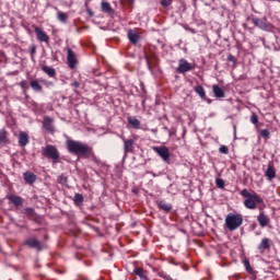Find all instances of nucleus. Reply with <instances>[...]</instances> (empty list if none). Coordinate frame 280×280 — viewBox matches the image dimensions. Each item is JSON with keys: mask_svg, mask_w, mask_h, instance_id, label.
Returning <instances> with one entry per match:
<instances>
[{"mask_svg": "<svg viewBox=\"0 0 280 280\" xmlns=\"http://www.w3.org/2000/svg\"><path fill=\"white\" fill-rule=\"evenodd\" d=\"M127 121L128 124H130L131 128H133L135 130H139V128H141V121L136 117L129 116L127 118Z\"/></svg>", "mask_w": 280, "mask_h": 280, "instance_id": "nucleus-23", "label": "nucleus"}, {"mask_svg": "<svg viewBox=\"0 0 280 280\" xmlns=\"http://www.w3.org/2000/svg\"><path fill=\"white\" fill-rule=\"evenodd\" d=\"M23 176L27 185H34L36 183V174L32 172H25Z\"/></svg>", "mask_w": 280, "mask_h": 280, "instance_id": "nucleus-22", "label": "nucleus"}, {"mask_svg": "<svg viewBox=\"0 0 280 280\" xmlns=\"http://www.w3.org/2000/svg\"><path fill=\"white\" fill-rule=\"evenodd\" d=\"M43 128L44 130H46V132L54 135V132H56V127L54 126V118L45 116L43 120Z\"/></svg>", "mask_w": 280, "mask_h": 280, "instance_id": "nucleus-10", "label": "nucleus"}, {"mask_svg": "<svg viewBox=\"0 0 280 280\" xmlns=\"http://www.w3.org/2000/svg\"><path fill=\"white\" fill-rule=\"evenodd\" d=\"M260 137H262V139H269L270 138V131L268 129L260 130Z\"/></svg>", "mask_w": 280, "mask_h": 280, "instance_id": "nucleus-33", "label": "nucleus"}, {"mask_svg": "<svg viewBox=\"0 0 280 280\" xmlns=\"http://www.w3.org/2000/svg\"><path fill=\"white\" fill-rule=\"evenodd\" d=\"M212 93L214 97H218L219 100L222 97H226V93L218 84L212 85Z\"/></svg>", "mask_w": 280, "mask_h": 280, "instance_id": "nucleus-21", "label": "nucleus"}, {"mask_svg": "<svg viewBox=\"0 0 280 280\" xmlns=\"http://www.w3.org/2000/svg\"><path fill=\"white\" fill-rule=\"evenodd\" d=\"M243 264L245 266L246 272H248V275H253L254 270L253 267L250 266V261L248 259H244Z\"/></svg>", "mask_w": 280, "mask_h": 280, "instance_id": "nucleus-32", "label": "nucleus"}, {"mask_svg": "<svg viewBox=\"0 0 280 280\" xmlns=\"http://www.w3.org/2000/svg\"><path fill=\"white\" fill-rule=\"evenodd\" d=\"M152 150L155 151L162 158V161H164V163H170V148L162 145L153 147Z\"/></svg>", "mask_w": 280, "mask_h": 280, "instance_id": "nucleus-7", "label": "nucleus"}, {"mask_svg": "<svg viewBox=\"0 0 280 280\" xmlns=\"http://www.w3.org/2000/svg\"><path fill=\"white\" fill-rule=\"evenodd\" d=\"M250 121H252L254 125L259 124V117L257 116V114H252V116H250Z\"/></svg>", "mask_w": 280, "mask_h": 280, "instance_id": "nucleus-37", "label": "nucleus"}, {"mask_svg": "<svg viewBox=\"0 0 280 280\" xmlns=\"http://www.w3.org/2000/svg\"><path fill=\"white\" fill-rule=\"evenodd\" d=\"M156 207L160 211H164V213H172L174 206L172 203H167L165 200H158Z\"/></svg>", "mask_w": 280, "mask_h": 280, "instance_id": "nucleus-14", "label": "nucleus"}, {"mask_svg": "<svg viewBox=\"0 0 280 280\" xmlns=\"http://www.w3.org/2000/svg\"><path fill=\"white\" fill-rule=\"evenodd\" d=\"M270 248H272V240L268 237H264L257 247L260 255H264V253H266V250H270Z\"/></svg>", "mask_w": 280, "mask_h": 280, "instance_id": "nucleus-9", "label": "nucleus"}, {"mask_svg": "<svg viewBox=\"0 0 280 280\" xmlns=\"http://www.w3.org/2000/svg\"><path fill=\"white\" fill-rule=\"evenodd\" d=\"M162 8H170L172 5V0H161Z\"/></svg>", "mask_w": 280, "mask_h": 280, "instance_id": "nucleus-35", "label": "nucleus"}, {"mask_svg": "<svg viewBox=\"0 0 280 280\" xmlns=\"http://www.w3.org/2000/svg\"><path fill=\"white\" fill-rule=\"evenodd\" d=\"M67 62L69 69H73L78 66V58L75 57V52L71 48L67 49Z\"/></svg>", "mask_w": 280, "mask_h": 280, "instance_id": "nucleus-13", "label": "nucleus"}, {"mask_svg": "<svg viewBox=\"0 0 280 280\" xmlns=\"http://www.w3.org/2000/svg\"><path fill=\"white\" fill-rule=\"evenodd\" d=\"M42 155L45 159L52 161V163H58L60 161V151L54 144H47L42 149Z\"/></svg>", "mask_w": 280, "mask_h": 280, "instance_id": "nucleus-4", "label": "nucleus"}, {"mask_svg": "<svg viewBox=\"0 0 280 280\" xmlns=\"http://www.w3.org/2000/svg\"><path fill=\"white\" fill-rule=\"evenodd\" d=\"M240 195L245 198V200L243 201V205L246 209H257V205H261L258 207L260 213L261 211H264L265 209V205H264V199L258 196L257 192L252 191L249 192L248 189L244 188L241 190Z\"/></svg>", "mask_w": 280, "mask_h": 280, "instance_id": "nucleus-2", "label": "nucleus"}, {"mask_svg": "<svg viewBox=\"0 0 280 280\" xmlns=\"http://www.w3.org/2000/svg\"><path fill=\"white\" fill-rule=\"evenodd\" d=\"M242 224H244V217L241 213H229L225 217L224 229L228 231H237Z\"/></svg>", "mask_w": 280, "mask_h": 280, "instance_id": "nucleus-3", "label": "nucleus"}, {"mask_svg": "<svg viewBox=\"0 0 280 280\" xmlns=\"http://www.w3.org/2000/svg\"><path fill=\"white\" fill-rule=\"evenodd\" d=\"M244 28L246 30V24H244Z\"/></svg>", "mask_w": 280, "mask_h": 280, "instance_id": "nucleus-45", "label": "nucleus"}, {"mask_svg": "<svg viewBox=\"0 0 280 280\" xmlns=\"http://www.w3.org/2000/svg\"><path fill=\"white\" fill-rule=\"evenodd\" d=\"M66 147L68 152L70 154H74V156H78V159H91L95 156L93 147H90L81 141L68 139L66 141Z\"/></svg>", "mask_w": 280, "mask_h": 280, "instance_id": "nucleus-1", "label": "nucleus"}, {"mask_svg": "<svg viewBox=\"0 0 280 280\" xmlns=\"http://www.w3.org/2000/svg\"><path fill=\"white\" fill-rule=\"evenodd\" d=\"M7 200L9 205L14 206L16 209H21V207H23V202H25L23 197L18 195H7Z\"/></svg>", "mask_w": 280, "mask_h": 280, "instance_id": "nucleus-8", "label": "nucleus"}, {"mask_svg": "<svg viewBox=\"0 0 280 280\" xmlns=\"http://www.w3.org/2000/svg\"><path fill=\"white\" fill-rule=\"evenodd\" d=\"M101 9L103 12H105L106 14H115V10H113V7H110L109 2L103 1L101 3Z\"/></svg>", "mask_w": 280, "mask_h": 280, "instance_id": "nucleus-26", "label": "nucleus"}, {"mask_svg": "<svg viewBox=\"0 0 280 280\" xmlns=\"http://www.w3.org/2000/svg\"><path fill=\"white\" fill-rule=\"evenodd\" d=\"M265 176L268 178V180H273V178H277V171L275 170V164H268Z\"/></svg>", "mask_w": 280, "mask_h": 280, "instance_id": "nucleus-19", "label": "nucleus"}, {"mask_svg": "<svg viewBox=\"0 0 280 280\" xmlns=\"http://www.w3.org/2000/svg\"><path fill=\"white\" fill-rule=\"evenodd\" d=\"M74 89H80V82L75 81L71 84Z\"/></svg>", "mask_w": 280, "mask_h": 280, "instance_id": "nucleus-41", "label": "nucleus"}, {"mask_svg": "<svg viewBox=\"0 0 280 280\" xmlns=\"http://www.w3.org/2000/svg\"><path fill=\"white\" fill-rule=\"evenodd\" d=\"M31 89L35 91V93H43V85L38 82V80L33 79L30 81Z\"/></svg>", "mask_w": 280, "mask_h": 280, "instance_id": "nucleus-24", "label": "nucleus"}, {"mask_svg": "<svg viewBox=\"0 0 280 280\" xmlns=\"http://www.w3.org/2000/svg\"><path fill=\"white\" fill-rule=\"evenodd\" d=\"M196 69V66L192 63H189L187 59L182 58L178 60V67L176 68L177 73H182L185 75V73H189V71H194Z\"/></svg>", "mask_w": 280, "mask_h": 280, "instance_id": "nucleus-5", "label": "nucleus"}, {"mask_svg": "<svg viewBox=\"0 0 280 280\" xmlns=\"http://www.w3.org/2000/svg\"><path fill=\"white\" fill-rule=\"evenodd\" d=\"M73 201L77 207H80L82 202H84V196H82V194H75Z\"/></svg>", "mask_w": 280, "mask_h": 280, "instance_id": "nucleus-30", "label": "nucleus"}, {"mask_svg": "<svg viewBox=\"0 0 280 280\" xmlns=\"http://www.w3.org/2000/svg\"><path fill=\"white\" fill-rule=\"evenodd\" d=\"M57 19L58 21H60L61 23H67V19H69V15H67V13L62 12V11H58L57 12Z\"/></svg>", "mask_w": 280, "mask_h": 280, "instance_id": "nucleus-31", "label": "nucleus"}, {"mask_svg": "<svg viewBox=\"0 0 280 280\" xmlns=\"http://www.w3.org/2000/svg\"><path fill=\"white\" fill-rule=\"evenodd\" d=\"M42 71L46 73L49 78H56V69L49 66H42Z\"/></svg>", "mask_w": 280, "mask_h": 280, "instance_id": "nucleus-27", "label": "nucleus"}, {"mask_svg": "<svg viewBox=\"0 0 280 280\" xmlns=\"http://www.w3.org/2000/svg\"><path fill=\"white\" fill-rule=\"evenodd\" d=\"M90 16H93V12L91 10H88Z\"/></svg>", "mask_w": 280, "mask_h": 280, "instance_id": "nucleus-43", "label": "nucleus"}, {"mask_svg": "<svg viewBox=\"0 0 280 280\" xmlns=\"http://www.w3.org/2000/svg\"><path fill=\"white\" fill-rule=\"evenodd\" d=\"M28 51L31 54L32 60H34V56L36 55V46H30Z\"/></svg>", "mask_w": 280, "mask_h": 280, "instance_id": "nucleus-36", "label": "nucleus"}, {"mask_svg": "<svg viewBox=\"0 0 280 280\" xmlns=\"http://www.w3.org/2000/svg\"><path fill=\"white\" fill-rule=\"evenodd\" d=\"M252 22L255 27H259L260 30H268V24H266V20L259 18H252Z\"/></svg>", "mask_w": 280, "mask_h": 280, "instance_id": "nucleus-20", "label": "nucleus"}, {"mask_svg": "<svg viewBox=\"0 0 280 280\" xmlns=\"http://www.w3.org/2000/svg\"><path fill=\"white\" fill-rule=\"evenodd\" d=\"M19 86H21V89H23V91H27V81L26 80H22L20 83H19Z\"/></svg>", "mask_w": 280, "mask_h": 280, "instance_id": "nucleus-39", "label": "nucleus"}, {"mask_svg": "<svg viewBox=\"0 0 280 280\" xmlns=\"http://www.w3.org/2000/svg\"><path fill=\"white\" fill-rule=\"evenodd\" d=\"M257 222L261 229H266V226L270 223V217H268L265 211H261L257 217Z\"/></svg>", "mask_w": 280, "mask_h": 280, "instance_id": "nucleus-15", "label": "nucleus"}, {"mask_svg": "<svg viewBox=\"0 0 280 280\" xmlns=\"http://www.w3.org/2000/svg\"><path fill=\"white\" fill-rule=\"evenodd\" d=\"M215 186H217L219 189H224V179H222V178H217V179H215Z\"/></svg>", "mask_w": 280, "mask_h": 280, "instance_id": "nucleus-34", "label": "nucleus"}, {"mask_svg": "<svg viewBox=\"0 0 280 280\" xmlns=\"http://www.w3.org/2000/svg\"><path fill=\"white\" fill-rule=\"evenodd\" d=\"M20 148H25L30 143V135L25 131H21L18 137Z\"/></svg>", "mask_w": 280, "mask_h": 280, "instance_id": "nucleus-17", "label": "nucleus"}, {"mask_svg": "<svg viewBox=\"0 0 280 280\" xmlns=\"http://www.w3.org/2000/svg\"><path fill=\"white\" fill-rule=\"evenodd\" d=\"M132 275H136V277H139L140 280H150V278L148 277V270L141 267H136L133 269Z\"/></svg>", "mask_w": 280, "mask_h": 280, "instance_id": "nucleus-18", "label": "nucleus"}, {"mask_svg": "<svg viewBox=\"0 0 280 280\" xmlns=\"http://www.w3.org/2000/svg\"><path fill=\"white\" fill-rule=\"evenodd\" d=\"M219 152H220L221 154H229V147H226V145H221V147L219 148Z\"/></svg>", "mask_w": 280, "mask_h": 280, "instance_id": "nucleus-38", "label": "nucleus"}, {"mask_svg": "<svg viewBox=\"0 0 280 280\" xmlns=\"http://www.w3.org/2000/svg\"><path fill=\"white\" fill-rule=\"evenodd\" d=\"M96 163H100V159L96 158Z\"/></svg>", "mask_w": 280, "mask_h": 280, "instance_id": "nucleus-44", "label": "nucleus"}, {"mask_svg": "<svg viewBox=\"0 0 280 280\" xmlns=\"http://www.w3.org/2000/svg\"><path fill=\"white\" fill-rule=\"evenodd\" d=\"M120 139L124 143V154L127 156L128 154H135V140L126 139L124 136H120Z\"/></svg>", "mask_w": 280, "mask_h": 280, "instance_id": "nucleus-6", "label": "nucleus"}, {"mask_svg": "<svg viewBox=\"0 0 280 280\" xmlns=\"http://www.w3.org/2000/svg\"><path fill=\"white\" fill-rule=\"evenodd\" d=\"M24 246L28 248H35V250H43V243L36 237H30L24 242Z\"/></svg>", "mask_w": 280, "mask_h": 280, "instance_id": "nucleus-11", "label": "nucleus"}, {"mask_svg": "<svg viewBox=\"0 0 280 280\" xmlns=\"http://www.w3.org/2000/svg\"><path fill=\"white\" fill-rule=\"evenodd\" d=\"M0 143L3 145H8L10 143V139L8 138V131L5 129L0 130Z\"/></svg>", "mask_w": 280, "mask_h": 280, "instance_id": "nucleus-28", "label": "nucleus"}, {"mask_svg": "<svg viewBox=\"0 0 280 280\" xmlns=\"http://www.w3.org/2000/svg\"><path fill=\"white\" fill-rule=\"evenodd\" d=\"M22 213H24L28 220H36L37 218L36 210H34V208H25Z\"/></svg>", "mask_w": 280, "mask_h": 280, "instance_id": "nucleus-25", "label": "nucleus"}, {"mask_svg": "<svg viewBox=\"0 0 280 280\" xmlns=\"http://www.w3.org/2000/svg\"><path fill=\"white\" fill-rule=\"evenodd\" d=\"M228 61L229 62H233V65H235V62H237V59H235V56L229 54L228 55Z\"/></svg>", "mask_w": 280, "mask_h": 280, "instance_id": "nucleus-40", "label": "nucleus"}, {"mask_svg": "<svg viewBox=\"0 0 280 280\" xmlns=\"http://www.w3.org/2000/svg\"><path fill=\"white\" fill-rule=\"evenodd\" d=\"M127 2L132 4V3H135V0H127Z\"/></svg>", "mask_w": 280, "mask_h": 280, "instance_id": "nucleus-42", "label": "nucleus"}, {"mask_svg": "<svg viewBox=\"0 0 280 280\" xmlns=\"http://www.w3.org/2000/svg\"><path fill=\"white\" fill-rule=\"evenodd\" d=\"M33 27H34V32L37 36V40H39V43L49 44V35H47L46 32L43 31V28H40L36 25H33Z\"/></svg>", "mask_w": 280, "mask_h": 280, "instance_id": "nucleus-12", "label": "nucleus"}, {"mask_svg": "<svg viewBox=\"0 0 280 280\" xmlns=\"http://www.w3.org/2000/svg\"><path fill=\"white\" fill-rule=\"evenodd\" d=\"M195 93L201 97V100H207V92L205 91V88L202 85H197L195 88Z\"/></svg>", "mask_w": 280, "mask_h": 280, "instance_id": "nucleus-29", "label": "nucleus"}, {"mask_svg": "<svg viewBox=\"0 0 280 280\" xmlns=\"http://www.w3.org/2000/svg\"><path fill=\"white\" fill-rule=\"evenodd\" d=\"M127 36L132 45H137V43L141 40V35H139V33L135 30H129Z\"/></svg>", "mask_w": 280, "mask_h": 280, "instance_id": "nucleus-16", "label": "nucleus"}]
</instances>
